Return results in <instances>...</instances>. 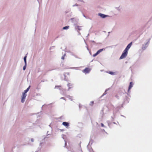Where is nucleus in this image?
<instances>
[{
  "mask_svg": "<svg viewBox=\"0 0 152 152\" xmlns=\"http://www.w3.org/2000/svg\"><path fill=\"white\" fill-rule=\"evenodd\" d=\"M128 54V51L124 50L121 56L120 57L119 59H121L125 58L127 56Z\"/></svg>",
  "mask_w": 152,
  "mask_h": 152,
  "instance_id": "1",
  "label": "nucleus"
},
{
  "mask_svg": "<svg viewBox=\"0 0 152 152\" xmlns=\"http://www.w3.org/2000/svg\"><path fill=\"white\" fill-rule=\"evenodd\" d=\"M26 96L27 94H24V93H23L22 95V99H21V102L23 103L24 102Z\"/></svg>",
  "mask_w": 152,
  "mask_h": 152,
  "instance_id": "2",
  "label": "nucleus"
},
{
  "mask_svg": "<svg viewBox=\"0 0 152 152\" xmlns=\"http://www.w3.org/2000/svg\"><path fill=\"white\" fill-rule=\"evenodd\" d=\"M91 70V69H90L88 68H86L83 70V72L85 74H86L87 73H89Z\"/></svg>",
  "mask_w": 152,
  "mask_h": 152,
  "instance_id": "3",
  "label": "nucleus"
},
{
  "mask_svg": "<svg viewBox=\"0 0 152 152\" xmlns=\"http://www.w3.org/2000/svg\"><path fill=\"white\" fill-rule=\"evenodd\" d=\"M132 42H131L126 47V48H125V50H126L127 51H128V50L131 47L132 45Z\"/></svg>",
  "mask_w": 152,
  "mask_h": 152,
  "instance_id": "4",
  "label": "nucleus"
},
{
  "mask_svg": "<svg viewBox=\"0 0 152 152\" xmlns=\"http://www.w3.org/2000/svg\"><path fill=\"white\" fill-rule=\"evenodd\" d=\"M133 83L132 82H131L130 83L129 86V88L128 89V92H129L130 89L131 88L133 87Z\"/></svg>",
  "mask_w": 152,
  "mask_h": 152,
  "instance_id": "5",
  "label": "nucleus"
},
{
  "mask_svg": "<svg viewBox=\"0 0 152 152\" xmlns=\"http://www.w3.org/2000/svg\"><path fill=\"white\" fill-rule=\"evenodd\" d=\"M99 15L101 18H106L107 16V15H105L104 14H101V13L99 14Z\"/></svg>",
  "mask_w": 152,
  "mask_h": 152,
  "instance_id": "6",
  "label": "nucleus"
},
{
  "mask_svg": "<svg viewBox=\"0 0 152 152\" xmlns=\"http://www.w3.org/2000/svg\"><path fill=\"white\" fill-rule=\"evenodd\" d=\"M62 124L66 127H68L69 126V124L68 123L64 122L62 123Z\"/></svg>",
  "mask_w": 152,
  "mask_h": 152,
  "instance_id": "7",
  "label": "nucleus"
},
{
  "mask_svg": "<svg viewBox=\"0 0 152 152\" xmlns=\"http://www.w3.org/2000/svg\"><path fill=\"white\" fill-rule=\"evenodd\" d=\"M30 86H29L26 89V90H25L24 91V92L23 93H24V94H26V93L29 90V89L30 88Z\"/></svg>",
  "mask_w": 152,
  "mask_h": 152,
  "instance_id": "8",
  "label": "nucleus"
},
{
  "mask_svg": "<svg viewBox=\"0 0 152 152\" xmlns=\"http://www.w3.org/2000/svg\"><path fill=\"white\" fill-rule=\"evenodd\" d=\"M26 57H27L26 56L24 57V58H23L25 64H26Z\"/></svg>",
  "mask_w": 152,
  "mask_h": 152,
  "instance_id": "9",
  "label": "nucleus"
},
{
  "mask_svg": "<svg viewBox=\"0 0 152 152\" xmlns=\"http://www.w3.org/2000/svg\"><path fill=\"white\" fill-rule=\"evenodd\" d=\"M69 26H65V27H64L63 28V29H68V28H69Z\"/></svg>",
  "mask_w": 152,
  "mask_h": 152,
  "instance_id": "10",
  "label": "nucleus"
},
{
  "mask_svg": "<svg viewBox=\"0 0 152 152\" xmlns=\"http://www.w3.org/2000/svg\"><path fill=\"white\" fill-rule=\"evenodd\" d=\"M108 73L112 75H115V72H110Z\"/></svg>",
  "mask_w": 152,
  "mask_h": 152,
  "instance_id": "11",
  "label": "nucleus"
},
{
  "mask_svg": "<svg viewBox=\"0 0 152 152\" xmlns=\"http://www.w3.org/2000/svg\"><path fill=\"white\" fill-rule=\"evenodd\" d=\"M103 50V49H100L97 52L99 54L100 52H101L102 50Z\"/></svg>",
  "mask_w": 152,
  "mask_h": 152,
  "instance_id": "12",
  "label": "nucleus"
},
{
  "mask_svg": "<svg viewBox=\"0 0 152 152\" xmlns=\"http://www.w3.org/2000/svg\"><path fill=\"white\" fill-rule=\"evenodd\" d=\"M98 54H99V53H98L97 52H96V53H95V54H94L93 55V57H95V56H96L97 55H98Z\"/></svg>",
  "mask_w": 152,
  "mask_h": 152,
  "instance_id": "13",
  "label": "nucleus"
},
{
  "mask_svg": "<svg viewBox=\"0 0 152 152\" xmlns=\"http://www.w3.org/2000/svg\"><path fill=\"white\" fill-rule=\"evenodd\" d=\"M26 64H25V65L23 67V70H25L26 68Z\"/></svg>",
  "mask_w": 152,
  "mask_h": 152,
  "instance_id": "14",
  "label": "nucleus"
},
{
  "mask_svg": "<svg viewBox=\"0 0 152 152\" xmlns=\"http://www.w3.org/2000/svg\"><path fill=\"white\" fill-rule=\"evenodd\" d=\"M94 104V102L93 101H92L91 102V105H93V104Z\"/></svg>",
  "mask_w": 152,
  "mask_h": 152,
  "instance_id": "15",
  "label": "nucleus"
},
{
  "mask_svg": "<svg viewBox=\"0 0 152 152\" xmlns=\"http://www.w3.org/2000/svg\"><path fill=\"white\" fill-rule=\"evenodd\" d=\"M101 126L102 127H103L104 126V124L103 123H101Z\"/></svg>",
  "mask_w": 152,
  "mask_h": 152,
  "instance_id": "16",
  "label": "nucleus"
},
{
  "mask_svg": "<svg viewBox=\"0 0 152 152\" xmlns=\"http://www.w3.org/2000/svg\"><path fill=\"white\" fill-rule=\"evenodd\" d=\"M61 99H64V100H65V99L64 97H62L61 98Z\"/></svg>",
  "mask_w": 152,
  "mask_h": 152,
  "instance_id": "17",
  "label": "nucleus"
},
{
  "mask_svg": "<svg viewBox=\"0 0 152 152\" xmlns=\"http://www.w3.org/2000/svg\"><path fill=\"white\" fill-rule=\"evenodd\" d=\"M71 86V85H70V83H69L68 84V86L69 87L70 86Z\"/></svg>",
  "mask_w": 152,
  "mask_h": 152,
  "instance_id": "18",
  "label": "nucleus"
},
{
  "mask_svg": "<svg viewBox=\"0 0 152 152\" xmlns=\"http://www.w3.org/2000/svg\"><path fill=\"white\" fill-rule=\"evenodd\" d=\"M31 141L32 142H33V141H34V140H33V139H31Z\"/></svg>",
  "mask_w": 152,
  "mask_h": 152,
  "instance_id": "19",
  "label": "nucleus"
},
{
  "mask_svg": "<svg viewBox=\"0 0 152 152\" xmlns=\"http://www.w3.org/2000/svg\"><path fill=\"white\" fill-rule=\"evenodd\" d=\"M61 86H56V87H61Z\"/></svg>",
  "mask_w": 152,
  "mask_h": 152,
  "instance_id": "20",
  "label": "nucleus"
},
{
  "mask_svg": "<svg viewBox=\"0 0 152 152\" xmlns=\"http://www.w3.org/2000/svg\"><path fill=\"white\" fill-rule=\"evenodd\" d=\"M62 58L63 59H64V57H63Z\"/></svg>",
  "mask_w": 152,
  "mask_h": 152,
  "instance_id": "21",
  "label": "nucleus"
},
{
  "mask_svg": "<svg viewBox=\"0 0 152 152\" xmlns=\"http://www.w3.org/2000/svg\"><path fill=\"white\" fill-rule=\"evenodd\" d=\"M72 88V87H69V88L68 90H69L70 88Z\"/></svg>",
  "mask_w": 152,
  "mask_h": 152,
  "instance_id": "22",
  "label": "nucleus"
}]
</instances>
